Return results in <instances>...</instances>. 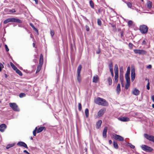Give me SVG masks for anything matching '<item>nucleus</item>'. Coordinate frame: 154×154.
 I'll return each mask as SVG.
<instances>
[{
    "label": "nucleus",
    "mask_w": 154,
    "mask_h": 154,
    "mask_svg": "<svg viewBox=\"0 0 154 154\" xmlns=\"http://www.w3.org/2000/svg\"><path fill=\"white\" fill-rule=\"evenodd\" d=\"M95 103L99 105L103 106H107L108 103L104 99L100 97H97L94 100Z\"/></svg>",
    "instance_id": "1"
},
{
    "label": "nucleus",
    "mask_w": 154,
    "mask_h": 154,
    "mask_svg": "<svg viewBox=\"0 0 154 154\" xmlns=\"http://www.w3.org/2000/svg\"><path fill=\"white\" fill-rule=\"evenodd\" d=\"M10 106L14 111L18 112L20 111L16 103H9Z\"/></svg>",
    "instance_id": "2"
},
{
    "label": "nucleus",
    "mask_w": 154,
    "mask_h": 154,
    "mask_svg": "<svg viewBox=\"0 0 154 154\" xmlns=\"http://www.w3.org/2000/svg\"><path fill=\"white\" fill-rule=\"evenodd\" d=\"M140 146L143 150L146 152H150L153 150L152 148L145 145H142Z\"/></svg>",
    "instance_id": "3"
},
{
    "label": "nucleus",
    "mask_w": 154,
    "mask_h": 154,
    "mask_svg": "<svg viewBox=\"0 0 154 154\" xmlns=\"http://www.w3.org/2000/svg\"><path fill=\"white\" fill-rule=\"evenodd\" d=\"M140 30L142 33L145 34L148 31V28L146 26L143 25L140 26Z\"/></svg>",
    "instance_id": "4"
},
{
    "label": "nucleus",
    "mask_w": 154,
    "mask_h": 154,
    "mask_svg": "<svg viewBox=\"0 0 154 154\" xmlns=\"http://www.w3.org/2000/svg\"><path fill=\"white\" fill-rule=\"evenodd\" d=\"M134 51L136 54H138L141 55H145L146 53V51L143 50L134 49Z\"/></svg>",
    "instance_id": "5"
},
{
    "label": "nucleus",
    "mask_w": 154,
    "mask_h": 154,
    "mask_svg": "<svg viewBox=\"0 0 154 154\" xmlns=\"http://www.w3.org/2000/svg\"><path fill=\"white\" fill-rule=\"evenodd\" d=\"M106 111V109L104 108L101 109L97 112L96 118H99L100 117L102 116Z\"/></svg>",
    "instance_id": "6"
},
{
    "label": "nucleus",
    "mask_w": 154,
    "mask_h": 154,
    "mask_svg": "<svg viewBox=\"0 0 154 154\" xmlns=\"http://www.w3.org/2000/svg\"><path fill=\"white\" fill-rule=\"evenodd\" d=\"M144 136L147 139L154 143V136L146 134H144Z\"/></svg>",
    "instance_id": "7"
},
{
    "label": "nucleus",
    "mask_w": 154,
    "mask_h": 154,
    "mask_svg": "<svg viewBox=\"0 0 154 154\" xmlns=\"http://www.w3.org/2000/svg\"><path fill=\"white\" fill-rule=\"evenodd\" d=\"M113 137L115 140H117L122 141H124L123 138L120 135L115 134L113 135Z\"/></svg>",
    "instance_id": "8"
},
{
    "label": "nucleus",
    "mask_w": 154,
    "mask_h": 154,
    "mask_svg": "<svg viewBox=\"0 0 154 154\" xmlns=\"http://www.w3.org/2000/svg\"><path fill=\"white\" fill-rule=\"evenodd\" d=\"M131 80L133 81L134 80L135 77V69L134 68L131 69Z\"/></svg>",
    "instance_id": "9"
},
{
    "label": "nucleus",
    "mask_w": 154,
    "mask_h": 154,
    "mask_svg": "<svg viewBox=\"0 0 154 154\" xmlns=\"http://www.w3.org/2000/svg\"><path fill=\"white\" fill-rule=\"evenodd\" d=\"M17 145L20 146H23L26 149L28 148L27 145L24 142H23L19 141L17 143Z\"/></svg>",
    "instance_id": "10"
},
{
    "label": "nucleus",
    "mask_w": 154,
    "mask_h": 154,
    "mask_svg": "<svg viewBox=\"0 0 154 154\" xmlns=\"http://www.w3.org/2000/svg\"><path fill=\"white\" fill-rule=\"evenodd\" d=\"M7 128V126L5 124H2L0 125V131L2 132L4 131Z\"/></svg>",
    "instance_id": "11"
},
{
    "label": "nucleus",
    "mask_w": 154,
    "mask_h": 154,
    "mask_svg": "<svg viewBox=\"0 0 154 154\" xmlns=\"http://www.w3.org/2000/svg\"><path fill=\"white\" fill-rule=\"evenodd\" d=\"M132 93L133 94L136 96H137L139 94L140 91L137 89L135 88L133 89L132 91Z\"/></svg>",
    "instance_id": "12"
},
{
    "label": "nucleus",
    "mask_w": 154,
    "mask_h": 154,
    "mask_svg": "<svg viewBox=\"0 0 154 154\" xmlns=\"http://www.w3.org/2000/svg\"><path fill=\"white\" fill-rule=\"evenodd\" d=\"M107 130V127H105L103 129V136L104 138H106V132Z\"/></svg>",
    "instance_id": "13"
},
{
    "label": "nucleus",
    "mask_w": 154,
    "mask_h": 154,
    "mask_svg": "<svg viewBox=\"0 0 154 154\" xmlns=\"http://www.w3.org/2000/svg\"><path fill=\"white\" fill-rule=\"evenodd\" d=\"M102 122L100 120H98L96 124V128L97 129H99L101 126Z\"/></svg>",
    "instance_id": "14"
},
{
    "label": "nucleus",
    "mask_w": 154,
    "mask_h": 154,
    "mask_svg": "<svg viewBox=\"0 0 154 154\" xmlns=\"http://www.w3.org/2000/svg\"><path fill=\"white\" fill-rule=\"evenodd\" d=\"M119 120L122 122H127L129 121V119L128 117H122L119 119Z\"/></svg>",
    "instance_id": "15"
},
{
    "label": "nucleus",
    "mask_w": 154,
    "mask_h": 154,
    "mask_svg": "<svg viewBox=\"0 0 154 154\" xmlns=\"http://www.w3.org/2000/svg\"><path fill=\"white\" fill-rule=\"evenodd\" d=\"M98 80V76L97 75H96L93 77L92 82H93L97 83V82Z\"/></svg>",
    "instance_id": "16"
},
{
    "label": "nucleus",
    "mask_w": 154,
    "mask_h": 154,
    "mask_svg": "<svg viewBox=\"0 0 154 154\" xmlns=\"http://www.w3.org/2000/svg\"><path fill=\"white\" fill-rule=\"evenodd\" d=\"M10 22H13V18H10L5 20L3 22L4 23L6 24Z\"/></svg>",
    "instance_id": "17"
},
{
    "label": "nucleus",
    "mask_w": 154,
    "mask_h": 154,
    "mask_svg": "<svg viewBox=\"0 0 154 154\" xmlns=\"http://www.w3.org/2000/svg\"><path fill=\"white\" fill-rule=\"evenodd\" d=\"M146 4L147 5V7L149 9H150L152 8V2L151 1H148L147 2Z\"/></svg>",
    "instance_id": "18"
},
{
    "label": "nucleus",
    "mask_w": 154,
    "mask_h": 154,
    "mask_svg": "<svg viewBox=\"0 0 154 154\" xmlns=\"http://www.w3.org/2000/svg\"><path fill=\"white\" fill-rule=\"evenodd\" d=\"M116 91L118 94H119L121 91L120 85V84H119L117 85Z\"/></svg>",
    "instance_id": "19"
},
{
    "label": "nucleus",
    "mask_w": 154,
    "mask_h": 154,
    "mask_svg": "<svg viewBox=\"0 0 154 154\" xmlns=\"http://www.w3.org/2000/svg\"><path fill=\"white\" fill-rule=\"evenodd\" d=\"M13 22H16L20 23H22V21L20 20L15 18H13Z\"/></svg>",
    "instance_id": "20"
},
{
    "label": "nucleus",
    "mask_w": 154,
    "mask_h": 154,
    "mask_svg": "<svg viewBox=\"0 0 154 154\" xmlns=\"http://www.w3.org/2000/svg\"><path fill=\"white\" fill-rule=\"evenodd\" d=\"M114 71L115 73H118L119 70L118 65L116 64L114 66Z\"/></svg>",
    "instance_id": "21"
},
{
    "label": "nucleus",
    "mask_w": 154,
    "mask_h": 154,
    "mask_svg": "<svg viewBox=\"0 0 154 154\" xmlns=\"http://www.w3.org/2000/svg\"><path fill=\"white\" fill-rule=\"evenodd\" d=\"M119 75L118 73H115L114 77L115 81L116 83H117L118 82Z\"/></svg>",
    "instance_id": "22"
},
{
    "label": "nucleus",
    "mask_w": 154,
    "mask_h": 154,
    "mask_svg": "<svg viewBox=\"0 0 154 154\" xmlns=\"http://www.w3.org/2000/svg\"><path fill=\"white\" fill-rule=\"evenodd\" d=\"M15 143H13L11 144H8L7 145L6 147V148L7 149H8L9 148L14 146L15 145Z\"/></svg>",
    "instance_id": "23"
},
{
    "label": "nucleus",
    "mask_w": 154,
    "mask_h": 154,
    "mask_svg": "<svg viewBox=\"0 0 154 154\" xmlns=\"http://www.w3.org/2000/svg\"><path fill=\"white\" fill-rule=\"evenodd\" d=\"M45 128L44 127H41L37 129V133H39L42 131Z\"/></svg>",
    "instance_id": "24"
},
{
    "label": "nucleus",
    "mask_w": 154,
    "mask_h": 154,
    "mask_svg": "<svg viewBox=\"0 0 154 154\" xmlns=\"http://www.w3.org/2000/svg\"><path fill=\"white\" fill-rule=\"evenodd\" d=\"M82 67L81 65H79L78 66L77 70V74H80V72L81 70Z\"/></svg>",
    "instance_id": "25"
},
{
    "label": "nucleus",
    "mask_w": 154,
    "mask_h": 154,
    "mask_svg": "<svg viewBox=\"0 0 154 154\" xmlns=\"http://www.w3.org/2000/svg\"><path fill=\"white\" fill-rule=\"evenodd\" d=\"M85 113L86 117L87 118L89 116V111L88 109H85Z\"/></svg>",
    "instance_id": "26"
},
{
    "label": "nucleus",
    "mask_w": 154,
    "mask_h": 154,
    "mask_svg": "<svg viewBox=\"0 0 154 154\" xmlns=\"http://www.w3.org/2000/svg\"><path fill=\"white\" fill-rule=\"evenodd\" d=\"M29 25L35 32H37V33H38V30L35 27V26L32 23H30Z\"/></svg>",
    "instance_id": "27"
},
{
    "label": "nucleus",
    "mask_w": 154,
    "mask_h": 154,
    "mask_svg": "<svg viewBox=\"0 0 154 154\" xmlns=\"http://www.w3.org/2000/svg\"><path fill=\"white\" fill-rule=\"evenodd\" d=\"M113 146L116 149H117L118 148V146L117 143L116 141H114L113 143Z\"/></svg>",
    "instance_id": "28"
},
{
    "label": "nucleus",
    "mask_w": 154,
    "mask_h": 154,
    "mask_svg": "<svg viewBox=\"0 0 154 154\" xmlns=\"http://www.w3.org/2000/svg\"><path fill=\"white\" fill-rule=\"evenodd\" d=\"M120 79L121 81V84L123 82V75L122 73H120V76H119Z\"/></svg>",
    "instance_id": "29"
},
{
    "label": "nucleus",
    "mask_w": 154,
    "mask_h": 154,
    "mask_svg": "<svg viewBox=\"0 0 154 154\" xmlns=\"http://www.w3.org/2000/svg\"><path fill=\"white\" fill-rule=\"evenodd\" d=\"M77 79L79 83H80L81 80L80 74H77Z\"/></svg>",
    "instance_id": "30"
},
{
    "label": "nucleus",
    "mask_w": 154,
    "mask_h": 154,
    "mask_svg": "<svg viewBox=\"0 0 154 154\" xmlns=\"http://www.w3.org/2000/svg\"><path fill=\"white\" fill-rule=\"evenodd\" d=\"M89 4L91 8L94 9V6L93 2L92 0H90L89 2Z\"/></svg>",
    "instance_id": "31"
},
{
    "label": "nucleus",
    "mask_w": 154,
    "mask_h": 154,
    "mask_svg": "<svg viewBox=\"0 0 154 154\" xmlns=\"http://www.w3.org/2000/svg\"><path fill=\"white\" fill-rule=\"evenodd\" d=\"M15 71H16L17 73L19 74L20 75L22 76V75L23 74L18 69H17V70H16Z\"/></svg>",
    "instance_id": "32"
},
{
    "label": "nucleus",
    "mask_w": 154,
    "mask_h": 154,
    "mask_svg": "<svg viewBox=\"0 0 154 154\" xmlns=\"http://www.w3.org/2000/svg\"><path fill=\"white\" fill-rule=\"evenodd\" d=\"M108 82L109 85H110L112 83V80L110 77H109L108 79Z\"/></svg>",
    "instance_id": "33"
},
{
    "label": "nucleus",
    "mask_w": 154,
    "mask_h": 154,
    "mask_svg": "<svg viewBox=\"0 0 154 154\" xmlns=\"http://www.w3.org/2000/svg\"><path fill=\"white\" fill-rule=\"evenodd\" d=\"M130 85V82H126L125 86V88L126 89H128Z\"/></svg>",
    "instance_id": "34"
},
{
    "label": "nucleus",
    "mask_w": 154,
    "mask_h": 154,
    "mask_svg": "<svg viewBox=\"0 0 154 154\" xmlns=\"http://www.w3.org/2000/svg\"><path fill=\"white\" fill-rule=\"evenodd\" d=\"M43 59H40L39 61V64L40 66H42L43 63Z\"/></svg>",
    "instance_id": "35"
},
{
    "label": "nucleus",
    "mask_w": 154,
    "mask_h": 154,
    "mask_svg": "<svg viewBox=\"0 0 154 154\" xmlns=\"http://www.w3.org/2000/svg\"><path fill=\"white\" fill-rule=\"evenodd\" d=\"M26 96V94L24 93H21L19 94V97L20 98H22Z\"/></svg>",
    "instance_id": "36"
},
{
    "label": "nucleus",
    "mask_w": 154,
    "mask_h": 154,
    "mask_svg": "<svg viewBox=\"0 0 154 154\" xmlns=\"http://www.w3.org/2000/svg\"><path fill=\"white\" fill-rule=\"evenodd\" d=\"M97 22L98 25L99 26H100L101 25L102 22H101V21L100 19H97Z\"/></svg>",
    "instance_id": "37"
},
{
    "label": "nucleus",
    "mask_w": 154,
    "mask_h": 154,
    "mask_svg": "<svg viewBox=\"0 0 154 154\" xmlns=\"http://www.w3.org/2000/svg\"><path fill=\"white\" fill-rule=\"evenodd\" d=\"M126 3L128 8H131V7L132 6V5L130 2H128Z\"/></svg>",
    "instance_id": "38"
},
{
    "label": "nucleus",
    "mask_w": 154,
    "mask_h": 154,
    "mask_svg": "<svg viewBox=\"0 0 154 154\" xmlns=\"http://www.w3.org/2000/svg\"><path fill=\"white\" fill-rule=\"evenodd\" d=\"M133 22L131 20H129L128 22V25L129 27L131 26Z\"/></svg>",
    "instance_id": "39"
},
{
    "label": "nucleus",
    "mask_w": 154,
    "mask_h": 154,
    "mask_svg": "<svg viewBox=\"0 0 154 154\" xmlns=\"http://www.w3.org/2000/svg\"><path fill=\"white\" fill-rule=\"evenodd\" d=\"M128 146H129L130 147H131L132 149H134L135 147V146L134 145H132L131 143H128Z\"/></svg>",
    "instance_id": "40"
},
{
    "label": "nucleus",
    "mask_w": 154,
    "mask_h": 154,
    "mask_svg": "<svg viewBox=\"0 0 154 154\" xmlns=\"http://www.w3.org/2000/svg\"><path fill=\"white\" fill-rule=\"evenodd\" d=\"M130 67L128 66L127 67V71L126 73L130 74Z\"/></svg>",
    "instance_id": "41"
},
{
    "label": "nucleus",
    "mask_w": 154,
    "mask_h": 154,
    "mask_svg": "<svg viewBox=\"0 0 154 154\" xmlns=\"http://www.w3.org/2000/svg\"><path fill=\"white\" fill-rule=\"evenodd\" d=\"M41 66H40V65L38 66L36 72V73L38 72L41 69Z\"/></svg>",
    "instance_id": "42"
},
{
    "label": "nucleus",
    "mask_w": 154,
    "mask_h": 154,
    "mask_svg": "<svg viewBox=\"0 0 154 154\" xmlns=\"http://www.w3.org/2000/svg\"><path fill=\"white\" fill-rule=\"evenodd\" d=\"M78 109L79 111H81L82 109L81 104L80 103H78Z\"/></svg>",
    "instance_id": "43"
},
{
    "label": "nucleus",
    "mask_w": 154,
    "mask_h": 154,
    "mask_svg": "<svg viewBox=\"0 0 154 154\" xmlns=\"http://www.w3.org/2000/svg\"><path fill=\"white\" fill-rule=\"evenodd\" d=\"M9 11L10 12L13 13H14V12H15L16 11L14 9H12L9 10Z\"/></svg>",
    "instance_id": "44"
},
{
    "label": "nucleus",
    "mask_w": 154,
    "mask_h": 154,
    "mask_svg": "<svg viewBox=\"0 0 154 154\" xmlns=\"http://www.w3.org/2000/svg\"><path fill=\"white\" fill-rule=\"evenodd\" d=\"M112 63H111L109 65V69H112Z\"/></svg>",
    "instance_id": "45"
},
{
    "label": "nucleus",
    "mask_w": 154,
    "mask_h": 154,
    "mask_svg": "<svg viewBox=\"0 0 154 154\" xmlns=\"http://www.w3.org/2000/svg\"><path fill=\"white\" fill-rule=\"evenodd\" d=\"M125 78H130V74L126 73L125 75Z\"/></svg>",
    "instance_id": "46"
},
{
    "label": "nucleus",
    "mask_w": 154,
    "mask_h": 154,
    "mask_svg": "<svg viewBox=\"0 0 154 154\" xmlns=\"http://www.w3.org/2000/svg\"><path fill=\"white\" fill-rule=\"evenodd\" d=\"M146 88L147 90H149L150 88L149 87V80H148V83H147V86H146Z\"/></svg>",
    "instance_id": "47"
},
{
    "label": "nucleus",
    "mask_w": 154,
    "mask_h": 154,
    "mask_svg": "<svg viewBox=\"0 0 154 154\" xmlns=\"http://www.w3.org/2000/svg\"><path fill=\"white\" fill-rule=\"evenodd\" d=\"M11 67L12 68V69L15 71L16 70H17V69L14 65H13V66H12Z\"/></svg>",
    "instance_id": "48"
},
{
    "label": "nucleus",
    "mask_w": 154,
    "mask_h": 154,
    "mask_svg": "<svg viewBox=\"0 0 154 154\" xmlns=\"http://www.w3.org/2000/svg\"><path fill=\"white\" fill-rule=\"evenodd\" d=\"M126 80V82H130V78H125Z\"/></svg>",
    "instance_id": "49"
},
{
    "label": "nucleus",
    "mask_w": 154,
    "mask_h": 154,
    "mask_svg": "<svg viewBox=\"0 0 154 154\" xmlns=\"http://www.w3.org/2000/svg\"><path fill=\"white\" fill-rule=\"evenodd\" d=\"M120 73H122L123 72V68L122 66L121 67L120 69Z\"/></svg>",
    "instance_id": "50"
},
{
    "label": "nucleus",
    "mask_w": 154,
    "mask_h": 154,
    "mask_svg": "<svg viewBox=\"0 0 154 154\" xmlns=\"http://www.w3.org/2000/svg\"><path fill=\"white\" fill-rule=\"evenodd\" d=\"M5 48L6 50L7 51H9V49L8 48V46L6 45H5Z\"/></svg>",
    "instance_id": "51"
},
{
    "label": "nucleus",
    "mask_w": 154,
    "mask_h": 154,
    "mask_svg": "<svg viewBox=\"0 0 154 154\" xmlns=\"http://www.w3.org/2000/svg\"><path fill=\"white\" fill-rule=\"evenodd\" d=\"M110 70V72L111 73V74L112 75V77L113 76V69H109Z\"/></svg>",
    "instance_id": "52"
},
{
    "label": "nucleus",
    "mask_w": 154,
    "mask_h": 154,
    "mask_svg": "<svg viewBox=\"0 0 154 154\" xmlns=\"http://www.w3.org/2000/svg\"><path fill=\"white\" fill-rule=\"evenodd\" d=\"M146 68L151 69L152 68V66L151 65H149L146 66Z\"/></svg>",
    "instance_id": "53"
},
{
    "label": "nucleus",
    "mask_w": 154,
    "mask_h": 154,
    "mask_svg": "<svg viewBox=\"0 0 154 154\" xmlns=\"http://www.w3.org/2000/svg\"><path fill=\"white\" fill-rule=\"evenodd\" d=\"M50 34L51 36L52 37L54 35V33L53 32L51 31L50 32Z\"/></svg>",
    "instance_id": "54"
},
{
    "label": "nucleus",
    "mask_w": 154,
    "mask_h": 154,
    "mask_svg": "<svg viewBox=\"0 0 154 154\" xmlns=\"http://www.w3.org/2000/svg\"><path fill=\"white\" fill-rule=\"evenodd\" d=\"M86 30L87 31H88L89 30V28L88 27V26H86Z\"/></svg>",
    "instance_id": "55"
},
{
    "label": "nucleus",
    "mask_w": 154,
    "mask_h": 154,
    "mask_svg": "<svg viewBox=\"0 0 154 154\" xmlns=\"http://www.w3.org/2000/svg\"><path fill=\"white\" fill-rule=\"evenodd\" d=\"M0 67L2 68H3L4 67V66L1 63H0Z\"/></svg>",
    "instance_id": "56"
},
{
    "label": "nucleus",
    "mask_w": 154,
    "mask_h": 154,
    "mask_svg": "<svg viewBox=\"0 0 154 154\" xmlns=\"http://www.w3.org/2000/svg\"><path fill=\"white\" fill-rule=\"evenodd\" d=\"M33 134L34 136H35L36 134V131H34L33 132Z\"/></svg>",
    "instance_id": "57"
},
{
    "label": "nucleus",
    "mask_w": 154,
    "mask_h": 154,
    "mask_svg": "<svg viewBox=\"0 0 154 154\" xmlns=\"http://www.w3.org/2000/svg\"><path fill=\"white\" fill-rule=\"evenodd\" d=\"M146 42L145 40H143L142 42V45H146Z\"/></svg>",
    "instance_id": "58"
},
{
    "label": "nucleus",
    "mask_w": 154,
    "mask_h": 154,
    "mask_svg": "<svg viewBox=\"0 0 154 154\" xmlns=\"http://www.w3.org/2000/svg\"><path fill=\"white\" fill-rule=\"evenodd\" d=\"M23 152L26 153H27L28 154H29V153L28 152H27V150H24L23 151Z\"/></svg>",
    "instance_id": "59"
},
{
    "label": "nucleus",
    "mask_w": 154,
    "mask_h": 154,
    "mask_svg": "<svg viewBox=\"0 0 154 154\" xmlns=\"http://www.w3.org/2000/svg\"><path fill=\"white\" fill-rule=\"evenodd\" d=\"M40 59H43V55L42 54H41L40 55Z\"/></svg>",
    "instance_id": "60"
},
{
    "label": "nucleus",
    "mask_w": 154,
    "mask_h": 154,
    "mask_svg": "<svg viewBox=\"0 0 154 154\" xmlns=\"http://www.w3.org/2000/svg\"><path fill=\"white\" fill-rule=\"evenodd\" d=\"M151 99H152V100L154 102V95H152V96Z\"/></svg>",
    "instance_id": "61"
},
{
    "label": "nucleus",
    "mask_w": 154,
    "mask_h": 154,
    "mask_svg": "<svg viewBox=\"0 0 154 154\" xmlns=\"http://www.w3.org/2000/svg\"><path fill=\"white\" fill-rule=\"evenodd\" d=\"M109 144H111L112 143V141L111 140H109Z\"/></svg>",
    "instance_id": "62"
},
{
    "label": "nucleus",
    "mask_w": 154,
    "mask_h": 154,
    "mask_svg": "<svg viewBox=\"0 0 154 154\" xmlns=\"http://www.w3.org/2000/svg\"><path fill=\"white\" fill-rule=\"evenodd\" d=\"M100 53V50H99L98 51H97V52H96V53L97 54H99V53Z\"/></svg>",
    "instance_id": "63"
},
{
    "label": "nucleus",
    "mask_w": 154,
    "mask_h": 154,
    "mask_svg": "<svg viewBox=\"0 0 154 154\" xmlns=\"http://www.w3.org/2000/svg\"><path fill=\"white\" fill-rule=\"evenodd\" d=\"M10 64L11 67L12 66H13V65H14V64L11 62H10Z\"/></svg>",
    "instance_id": "64"
}]
</instances>
